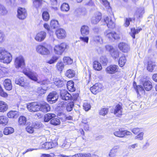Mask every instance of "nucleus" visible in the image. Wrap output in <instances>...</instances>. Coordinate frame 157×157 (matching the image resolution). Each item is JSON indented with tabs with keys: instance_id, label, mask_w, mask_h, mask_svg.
<instances>
[{
	"instance_id": "f8f14e48",
	"label": "nucleus",
	"mask_w": 157,
	"mask_h": 157,
	"mask_svg": "<svg viewBox=\"0 0 157 157\" xmlns=\"http://www.w3.org/2000/svg\"><path fill=\"white\" fill-rule=\"evenodd\" d=\"M54 81L55 84L59 87L64 86L67 83V81L63 78H54Z\"/></svg>"
},
{
	"instance_id": "5fc2aeb1",
	"label": "nucleus",
	"mask_w": 157,
	"mask_h": 157,
	"mask_svg": "<svg viewBox=\"0 0 157 157\" xmlns=\"http://www.w3.org/2000/svg\"><path fill=\"white\" fill-rule=\"evenodd\" d=\"M144 133L143 132H141L137 135L135 137V139L140 140H142L143 139Z\"/></svg>"
},
{
	"instance_id": "6e6d98bb",
	"label": "nucleus",
	"mask_w": 157,
	"mask_h": 157,
	"mask_svg": "<svg viewBox=\"0 0 157 157\" xmlns=\"http://www.w3.org/2000/svg\"><path fill=\"white\" fill-rule=\"evenodd\" d=\"M108 113L107 108H104L101 109L99 112V114L102 116H105Z\"/></svg>"
},
{
	"instance_id": "dca6fc26",
	"label": "nucleus",
	"mask_w": 157,
	"mask_h": 157,
	"mask_svg": "<svg viewBox=\"0 0 157 157\" xmlns=\"http://www.w3.org/2000/svg\"><path fill=\"white\" fill-rule=\"evenodd\" d=\"M60 96L62 99L66 101L70 99L71 97V95L65 90L61 91Z\"/></svg>"
},
{
	"instance_id": "e433bc0d",
	"label": "nucleus",
	"mask_w": 157,
	"mask_h": 157,
	"mask_svg": "<svg viewBox=\"0 0 157 157\" xmlns=\"http://www.w3.org/2000/svg\"><path fill=\"white\" fill-rule=\"evenodd\" d=\"M111 19H110L109 22V27L111 29H113L115 27V24L114 23L115 20L113 18V15L111 17Z\"/></svg>"
},
{
	"instance_id": "9b49d317",
	"label": "nucleus",
	"mask_w": 157,
	"mask_h": 157,
	"mask_svg": "<svg viewBox=\"0 0 157 157\" xmlns=\"http://www.w3.org/2000/svg\"><path fill=\"white\" fill-rule=\"evenodd\" d=\"M101 13L99 12H96L91 18V23L94 24H97L101 20Z\"/></svg>"
},
{
	"instance_id": "cd10ccee",
	"label": "nucleus",
	"mask_w": 157,
	"mask_h": 157,
	"mask_svg": "<svg viewBox=\"0 0 157 157\" xmlns=\"http://www.w3.org/2000/svg\"><path fill=\"white\" fill-rule=\"evenodd\" d=\"M142 29L140 28L137 29H135V28H132L131 29L130 34L133 38L134 39L135 38V34L138 33Z\"/></svg>"
},
{
	"instance_id": "c9c22d12",
	"label": "nucleus",
	"mask_w": 157,
	"mask_h": 157,
	"mask_svg": "<svg viewBox=\"0 0 157 157\" xmlns=\"http://www.w3.org/2000/svg\"><path fill=\"white\" fill-rule=\"evenodd\" d=\"M126 61L125 57L124 56H122L120 57L118 63L120 66L122 67L124 65Z\"/></svg>"
},
{
	"instance_id": "412c9836",
	"label": "nucleus",
	"mask_w": 157,
	"mask_h": 157,
	"mask_svg": "<svg viewBox=\"0 0 157 157\" xmlns=\"http://www.w3.org/2000/svg\"><path fill=\"white\" fill-rule=\"evenodd\" d=\"M19 115V113L17 111H10L7 113L8 117L11 118H16Z\"/></svg>"
},
{
	"instance_id": "37998d69",
	"label": "nucleus",
	"mask_w": 157,
	"mask_h": 157,
	"mask_svg": "<svg viewBox=\"0 0 157 157\" xmlns=\"http://www.w3.org/2000/svg\"><path fill=\"white\" fill-rule=\"evenodd\" d=\"M58 22L56 20H52L50 22V26L53 29H55L58 26Z\"/></svg>"
},
{
	"instance_id": "a211bd4d",
	"label": "nucleus",
	"mask_w": 157,
	"mask_h": 157,
	"mask_svg": "<svg viewBox=\"0 0 157 157\" xmlns=\"http://www.w3.org/2000/svg\"><path fill=\"white\" fill-rule=\"evenodd\" d=\"M118 48L120 50L124 52H127L129 50L128 45L124 42H121L118 44Z\"/></svg>"
},
{
	"instance_id": "423d86ee",
	"label": "nucleus",
	"mask_w": 157,
	"mask_h": 157,
	"mask_svg": "<svg viewBox=\"0 0 157 157\" xmlns=\"http://www.w3.org/2000/svg\"><path fill=\"white\" fill-rule=\"evenodd\" d=\"M58 95L56 92H52L50 93L48 96L47 100L51 103L55 102L57 100Z\"/></svg>"
},
{
	"instance_id": "f03ea898",
	"label": "nucleus",
	"mask_w": 157,
	"mask_h": 157,
	"mask_svg": "<svg viewBox=\"0 0 157 157\" xmlns=\"http://www.w3.org/2000/svg\"><path fill=\"white\" fill-rule=\"evenodd\" d=\"M24 74L29 78L35 82L38 81V75L29 68H26L23 71Z\"/></svg>"
},
{
	"instance_id": "bb28decb",
	"label": "nucleus",
	"mask_w": 157,
	"mask_h": 157,
	"mask_svg": "<svg viewBox=\"0 0 157 157\" xmlns=\"http://www.w3.org/2000/svg\"><path fill=\"white\" fill-rule=\"evenodd\" d=\"M118 66L116 65H112L109 67V73L113 74L117 71Z\"/></svg>"
},
{
	"instance_id": "20e7f679",
	"label": "nucleus",
	"mask_w": 157,
	"mask_h": 157,
	"mask_svg": "<svg viewBox=\"0 0 157 157\" xmlns=\"http://www.w3.org/2000/svg\"><path fill=\"white\" fill-rule=\"evenodd\" d=\"M36 52L42 55L47 56L50 53V50L44 46L39 45L36 47Z\"/></svg>"
},
{
	"instance_id": "338daca9",
	"label": "nucleus",
	"mask_w": 157,
	"mask_h": 157,
	"mask_svg": "<svg viewBox=\"0 0 157 157\" xmlns=\"http://www.w3.org/2000/svg\"><path fill=\"white\" fill-rule=\"evenodd\" d=\"M100 39V37L98 36H96L94 37V40L96 42H99Z\"/></svg>"
},
{
	"instance_id": "c756f323",
	"label": "nucleus",
	"mask_w": 157,
	"mask_h": 157,
	"mask_svg": "<svg viewBox=\"0 0 157 157\" xmlns=\"http://www.w3.org/2000/svg\"><path fill=\"white\" fill-rule=\"evenodd\" d=\"M93 67L95 70L98 71H99L102 69L101 64L99 62L96 61H95L94 62Z\"/></svg>"
},
{
	"instance_id": "1a4fd4ad",
	"label": "nucleus",
	"mask_w": 157,
	"mask_h": 157,
	"mask_svg": "<svg viewBox=\"0 0 157 157\" xmlns=\"http://www.w3.org/2000/svg\"><path fill=\"white\" fill-rule=\"evenodd\" d=\"M102 89V86L100 83H97L91 87L90 90L94 94H96L101 91Z\"/></svg>"
},
{
	"instance_id": "5701e85b",
	"label": "nucleus",
	"mask_w": 157,
	"mask_h": 157,
	"mask_svg": "<svg viewBox=\"0 0 157 157\" xmlns=\"http://www.w3.org/2000/svg\"><path fill=\"white\" fill-rule=\"evenodd\" d=\"M15 82L16 84L21 86H24L25 82V79L22 77H17L16 78Z\"/></svg>"
},
{
	"instance_id": "ddd939ff",
	"label": "nucleus",
	"mask_w": 157,
	"mask_h": 157,
	"mask_svg": "<svg viewBox=\"0 0 157 157\" xmlns=\"http://www.w3.org/2000/svg\"><path fill=\"white\" fill-rule=\"evenodd\" d=\"M109 54L114 59H116L119 56V51L114 48L112 46L109 47Z\"/></svg>"
},
{
	"instance_id": "a878e982",
	"label": "nucleus",
	"mask_w": 157,
	"mask_h": 157,
	"mask_svg": "<svg viewBox=\"0 0 157 157\" xmlns=\"http://www.w3.org/2000/svg\"><path fill=\"white\" fill-rule=\"evenodd\" d=\"M120 148L119 146H114L110 151L109 155L111 157H114L116 156L117 151Z\"/></svg>"
},
{
	"instance_id": "bf43d9fd",
	"label": "nucleus",
	"mask_w": 157,
	"mask_h": 157,
	"mask_svg": "<svg viewBox=\"0 0 157 157\" xmlns=\"http://www.w3.org/2000/svg\"><path fill=\"white\" fill-rule=\"evenodd\" d=\"M83 107L85 111H87L90 109V104L86 102L84 103Z\"/></svg>"
},
{
	"instance_id": "c85d7f7f",
	"label": "nucleus",
	"mask_w": 157,
	"mask_h": 157,
	"mask_svg": "<svg viewBox=\"0 0 157 157\" xmlns=\"http://www.w3.org/2000/svg\"><path fill=\"white\" fill-rule=\"evenodd\" d=\"M53 146V144L51 141L46 142L43 144L42 145V147L46 149L51 148Z\"/></svg>"
},
{
	"instance_id": "6e6552de",
	"label": "nucleus",
	"mask_w": 157,
	"mask_h": 157,
	"mask_svg": "<svg viewBox=\"0 0 157 157\" xmlns=\"http://www.w3.org/2000/svg\"><path fill=\"white\" fill-rule=\"evenodd\" d=\"M27 16L26 10L24 8H19L17 10V17L21 20L24 19Z\"/></svg>"
},
{
	"instance_id": "4d7b16f0",
	"label": "nucleus",
	"mask_w": 157,
	"mask_h": 157,
	"mask_svg": "<svg viewBox=\"0 0 157 157\" xmlns=\"http://www.w3.org/2000/svg\"><path fill=\"white\" fill-rule=\"evenodd\" d=\"M56 67L59 71H62L64 67V65L62 62L58 63L57 64Z\"/></svg>"
},
{
	"instance_id": "58836bf2",
	"label": "nucleus",
	"mask_w": 157,
	"mask_h": 157,
	"mask_svg": "<svg viewBox=\"0 0 157 157\" xmlns=\"http://www.w3.org/2000/svg\"><path fill=\"white\" fill-rule=\"evenodd\" d=\"M26 121V118L25 116H21L19 118L18 123L21 125H25Z\"/></svg>"
},
{
	"instance_id": "ea45409f",
	"label": "nucleus",
	"mask_w": 157,
	"mask_h": 157,
	"mask_svg": "<svg viewBox=\"0 0 157 157\" xmlns=\"http://www.w3.org/2000/svg\"><path fill=\"white\" fill-rule=\"evenodd\" d=\"M61 9L63 11L67 12L70 9L69 5L65 3H63L61 5Z\"/></svg>"
},
{
	"instance_id": "3c124183",
	"label": "nucleus",
	"mask_w": 157,
	"mask_h": 157,
	"mask_svg": "<svg viewBox=\"0 0 157 157\" xmlns=\"http://www.w3.org/2000/svg\"><path fill=\"white\" fill-rule=\"evenodd\" d=\"M135 19L134 18H126L125 20L124 25L125 27L128 26L130 24V22L134 21Z\"/></svg>"
},
{
	"instance_id": "603ef678",
	"label": "nucleus",
	"mask_w": 157,
	"mask_h": 157,
	"mask_svg": "<svg viewBox=\"0 0 157 157\" xmlns=\"http://www.w3.org/2000/svg\"><path fill=\"white\" fill-rule=\"evenodd\" d=\"M5 40V36L3 32L0 30V43L3 42Z\"/></svg>"
},
{
	"instance_id": "49530a36",
	"label": "nucleus",
	"mask_w": 157,
	"mask_h": 157,
	"mask_svg": "<svg viewBox=\"0 0 157 157\" xmlns=\"http://www.w3.org/2000/svg\"><path fill=\"white\" fill-rule=\"evenodd\" d=\"M74 105V103L73 102H71L68 103L66 106V109L68 112H70L72 110Z\"/></svg>"
},
{
	"instance_id": "2f4dec72",
	"label": "nucleus",
	"mask_w": 157,
	"mask_h": 157,
	"mask_svg": "<svg viewBox=\"0 0 157 157\" xmlns=\"http://www.w3.org/2000/svg\"><path fill=\"white\" fill-rule=\"evenodd\" d=\"M111 37L115 40H117L120 39V36L119 34L117 33L116 32H112L109 33V38H111Z\"/></svg>"
},
{
	"instance_id": "a19ab883",
	"label": "nucleus",
	"mask_w": 157,
	"mask_h": 157,
	"mask_svg": "<svg viewBox=\"0 0 157 157\" xmlns=\"http://www.w3.org/2000/svg\"><path fill=\"white\" fill-rule=\"evenodd\" d=\"M8 122V119L7 118L4 116L0 117V124L6 125Z\"/></svg>"
},
{
	"instance_id": "de8ad7c7",
	"label": "nucleus",
	"mask_w": 157,
	"mask_h": 157,
	"mask_svg": "<svg viewBox=\"0 0 157 157\" xmlns=\"http://www.w3.org/2000/svg\"><path fill=\"white\" fill-rule=\"evenodd\" d=\"M42 17L44 21H48L49 18L48 13L46 11L43 12L42 13Z\"/></svg>"
},
{
	"instance_id": "4468645a",
	"label": "nucleus",
	"mask_w": 157,
	"mask_h": 157,
	"mask_svg": "<svg viewBox=\"0 0 157 157\" xmlns=\"http://www.w3.org/2000/svg\"><path fill=\"white\" fill-rule=\"evenodd\" d=\"M46 36V33L44 31H41L36 34L35 39L38 41L41 42L44 39Z\"/></svg>"
},
{
	"instance_id": "69168bd1",
	"label": "nucleus",
	"mask_w": 157,
	"mask_h": 157,
	"mask_svg": "<svg viewBox=\"0 0 157 157\" xmlns=\"http://www.w3.org/2000/svg\"><path fill=\"white\" fill-rule=\"evenodd\" d=\"M102 4L105 7L108 6V2L107 0H99Z\"/></svg>"
},
{
	"instance_id": "0eeeda50",
	"label": "nucleus",
	"mask_w": 157,
	"mask_h": 157,
	"mask_svg": "<svg viewBox=\"0 0 157 157\" xmlns=\"http://www.w3.org/2000/svg\"><path fill=\"white\" fill-rule=\"evenodd\" d=\"M28 109L31 112H35L39 110V105L36 103L32 102L27 105Z\"/></svg>"
},
{
	"instance_id": "4be33fe9",
	"label": "nucleus",
	"mask_w": 157,
	"mask_h": 157,
	"mask_svg": "<svg viewBox=\"0 0 157 157\" xmlns=\"http://www.w3.org/2000/svg\"><path fill=\"white\" fill-rule=\"evenodd\" d=\"M4 85L5 89L7 90H11L12 87L10 80L9 79H6L4 82Z\"/></svg>"
},
{
	"instance_id": "13d9d810",
	"label": "nucleus",
	"mask_w": 157,
	"mask_h": 157,
	"mask_svg": "<svg viewBox=\"0 0 157 157\" xmlns=\"http://www.w3.org/2000/svg\"><path fill=\"white\" fill-rule=\"evenodd\" d=\"M80 40L86 43H88V42L89 37L87 36H82L80 38Z\"/></svg>"
},
{
	"instance_id": "e2e57ef3",
	"label": "nucleus",
	"mask_w": 157,
	"mask_h": 157,
	"mask_svg": "<svg viewBox=\"0 0 157 157\" xmlns=\"http://www.w3.org/2000/svg\"><path fill=\"white\" fill-rule=\"evenodd\" d=\"M101 61L103 63V64L105 65H106L108 63V60L104 56H102L101 58Z\"/></svg>"
},
{
	"instance_id": "680f3d73",
	"label": "nucleus",
	"mask_w": 157,
	"mask_h": 157,
	"mask_svg": "<svg viewBox=\"0 0 157 157\" xmlns=\"http://www.w3.org/2000/svg\"><path fill=\"white\" fill-rule=\"evenodd\" d=\"M132 131L134 134H137L140 132V128H134L132 130Z\"/></svg>"
},
{
	"instance_id": "f3484780",
	"label": "nucleus",
	"mask_w": 157,
	"mask_h": 157,
	"mask_svg": "<svg viewBox=\"0 0 157 157\" xmlns=\"http://www.w3.org/2000/svg\"><path fill=\"white\" fill-rule=\"evenodd\" d=\"M39 105V110L44 113H46L50 110L49 105L46 103L40 104Z\"/></svg>"
},
{
	"instance_id": "a18cd8bd",
	"label": "nucleus",
	"mask_w": 157,
	"mask_h": 157,
	"mask_svg": "<svg viewBox=\"0 0 157 157\" xmlns=\"http://www.w3.org/2000/svg\"><path fill=\"white\" fill-rule=\"evenodd\" d=\"M123 131L124 130L119 129L118 131L115 132L114 133V134L116 136L120 137H124Z\"/></svg>"
},
{
	"instance_id": "4c0bfd02",
	"label": "nucleus",
	"mask_w": 157,
	"mask_h": 157,
	"mask_svg": "<svg viewBox=\"0 0 157 157\" xmlns=\"http://www.w3.org/2000/svg\"><path fill=\"white\" fill-rule=\"evenodd\" d=\"M59 58V57L56 56H53L51 58L47 61V63L50 64H53L56 62Z\"/></svg>"
},
{
	"instance_id": "7c9ffc66",
	"label": "nucleus",
	"mask_w": 157,
	"mask_h": 157,
	"mask_svg": "<svg viewBox=\"0 0 157 157\" xmlns=\"http://www.w3.org/2000/svg\"><path fill=\"white\" fill-rule=\"evenodd\" d=\"M8 108L7 105L3 101H0V112H4L6 111Z\"/></svg>"
},
{
	"instance_id": "b1692460",
	"label": "nucleus",
	"mask_w": 157,
	"mask_h": 157,
	"mask_svg": "<svg viewBox=\"0 0 157 157\" xmlns=\"http://www.w3.org/2000/svg\"><path fill=\"white\" fill-rule=\"evenodd\" d=\"M68 90L70 91L73 92L75 90V88L74 87V82L72 81L67 82L66 83Z\"/></svg>"
},
{
	"instance_id": "39448f33",
	"label": "nucleus",
	"mask_w": 157,
	"mask_h": 157,
	"mask_svg": "<svg viewBox=\"0 0 157 157\" xmlns=\"http://www.w3.org/2000/svg\"><path fill=\"white\" fill-rule=\"evenodd\" d=\"M14 64L16 68L23 67L25 65V59L22 56L17 57L15 59Z\"/></svg>"
},
{
	"instance_id": "774afa93",
	"label": "nucleus",
	"mask_w": 157,
	"mask_h": 157,
	"mask_svg": "<svg viewBox=\"0 0 157 157\" xmlns=\"http://www.w3.org/2000/svg\"><path fill=\"white\" fill-rule=\"evenodd\" d=\"M138 144H132L131 145H130L128 146V148L130 149H131L132 148H135L136 147H137Z\"/></svg>"
},
{
	"instance_id": "8fccbe9b",
	"label": "nucleus",
	"mask_w": 157,
	"mask_h": 157,
	"mask_svg": "<svg viewBox=\"0 0 157 157\" xmlns=\"http://www.w3.org/2000/svg\"><path fill=\"white\" fill-rule=\"evenodd\" d=\"M7 13V11L5 8L3 6L0 4V14L4 15Z\"/></svg>"
},
{
	"instance_id": "7ed1b4c3",
	"label": "nucleus",
	"mask_w": 157,
	"mask_h": 157,
	"mask_svg": "<svg viewBox=\"0 0 157 157\" xmlns=\"http://www.w3.org/2000/svg\"><path fill=\"white\" fill-rule=\"evenodd\" d=\"M67 47L66 44L64 43L56 45L54 48V52L56 54L61 55L67 48Z\"/></svg>"
},
{
	"instance_id": "473e14b6",
	"label": "nucleus",
	"mask_w": 157,
	"mask_h": 157,
	"mask_svg": "<svg viewBox=\"0 0 157 157\" xmlns=\"http://www.w3.org/2000/svg\"><path fill=\"white\" fill-rule=\"evenodd\" d=\"M14 131V129L11 127H6L4 129L3 132L5 135H8L13 133Z\"/></svg>"
},
{
	"instance_id": "2eb2a0df",
	"label": "nucleus",
	"mask_w": 157,
	"mask_h": 157,
	"mask_svg": "<svg viewBox=\"0 0 157 157\" xmlns=\"http://www.w3.org/2000/svg\"><path fill=\"white\" fill-rule=\"evenodd\" d=\"M56 34L58 39H63L66 36V34L65 31L62 29H59L56 31Z\"/></svg>"
},
{
	"instance_id": "0e129e2a",
	"label": "nucleus",
	"mask_w": 157,
	"mask_h": 157,
	"mask_svg": "<svg viewBox=\"0 0 157 157\" xmlns=\"http://www.w3.org/2000/svg\"><path fill=\"white\" fill-rule=\"evenodd\" d=\"M48 82L46 80H40L39 81H37V82L40 84V85H45L48 84Z\"/></svg>"
},
{
	"instance_id": "79ce46f5",
	"label": "nucleus",
	"mask_w": 157,
	"mask_h": 157,
	"mask_svg": "<svg viewBox=\"0 0 157 157\" xmlns=\"http://www.w3.org/2000/svg\"><path fill=\"white\" fill-rule=\"evenodd\" d=\"M63 61L64 63L67 64H71L73 62V60L68 57H64Z\"/></svg>"
},
{
	"instance_id": "72a5a7b5",
	"label": "nucleus",
	"mask_w": 157,
	"mask_h": 157,
	"mask_svg": "<svg viewBox=\"0 0 157 157\" xmlns=\"http://www.w3.org/2000/svg\"><path fill=\"white\" fill-rule=\"evenodd\" d=\"M155 66V63L151 61H149L148 62L147 69L149 71H152L154 69Z\"/></svg>"
},
{
	"instance_id": "393cba45",
	"label": "nucleus",
	"mask_w": 157,
	"mask_h": 157,
	"mask_svg": "<svg viewBox=\"0 0 157 157\" xmlns=\"http://www.w3.org/2000/svg\"><path fill=\"white\" fill-rule=\"evenodd\" d=\"M56 115L54 113H48L45 114L44 117V121L45 122H48L52 118H54Z\"/></svg>"
},
{
	"instance_id": "052dcab7",
	"label": "nucleus",
	"mask_w": 157,
	"mask_h": 157,
	"mask_svg": "<svg viewBox=\"0 0 157 157\" xmlns=\"http://www.w3.org/2000/svg\"><path fill=\"white\" fill-rule=\"evenodd\" d=\"M144 87L141 85H138L136 86V90L137 93L139 92V91L144 92Z\"/></svg>"
},
{
	"instance_id": "9d476101",
	"label": "nucleus",
	"mask_w": 157,
	"mask_h": 157,
	"mask_svg": "<svg viewBox=\"0 0 157 157\" xmlns=\"http://www.w3.org/2000/svg\"><path fill=\"white\" fill-rule=\"evenodd\" d=\"M122 107L120 105H117L115 107L114 109H111L110 112L113 113L114 114L117 116L119 117L122 115Z\"/></svg>"
},
{
	"instance_id": "f704fd0d",
	"label": "nucleus",
	"mask_w": 157,
	"mask_h": 157,
	"mask_svg": "<svg viewBox=\"0 0 157 157\" xmlns=\"http://www.w3.org/2000/svg\"><path fill=\"white\" fill-rule=\"evenodd\" d=\"M75 71L71 69L67 70L65 73L66 76L69 78L74 77L75 76Z\"/></svg>"
},
{
	"instance_id": "f257e3e1",
	"label": "nucleus",
	"mask_w": 157,
	"mask_h": 157,
	"mask_svg": "<svg viewBox=\"0 0 157 157\" xmlns=\"http://www.w3.org/2000/svg\"><path fill=\"white\" fill-rule=\"evenodd\" d=\"M12 60L11 54L4 48H0V60L4 63H9Z\"/></svg>"
},
{
	"instance_id": "864d4df0",
	"label": "nucleus",
	"mask_w": 157,
	"mask_h": 157,
	"mask_svg": "<svg viewBox=\"0 0 157 157\" xmlns=\"http://www.w3.org/2000/svg\"><path fill=\"white\" fill-rule=\"evenodd\" d=\"M26 129L28 132L30 133H33L34 131V129L32 124L31 126L29 125L27 126L26 128Z\"/></svg>"
},
{
	"instance_id": "aec40b11",
	"label": "nucleus",
	"mask_w": 157,
	"mask_h": 157,
	"mask_svg": "<svg viewBox=\"0 0 157 157\" xmlns=\"http://www.w3.org/2000/svg\"><path fill=\"white\" fill-rule=\"evenodd\" d=\"M81 32L82 36H87L89 33V27L86 25L82 26L81 29Z\"/></svg>"
},
{
	"instance_id": "c03bdc74",
	"label": "nucleus",
	"mask_w": 157,
	"mask_h": 157,
	"mask_svg": "<svg viewBox=\"0 0 157 157\" xmlns=\"http://www.w3.org/2000/svg\"><path fill=\"white\" fill-rule=\"evenodd\" d=\"M42 2V0H33V5L36 8H37L41 5Z\"/></svg>"
},
{
	"instance_id": "09e8293b",
	"label": "nucleus",
	"mask_w": 157,
	"mask_h": 157,
	"mask_svg": "<svg viewBox=\"0 0 157 157\" xmlns=\"http://www.w3.org/2000/svg\"><path fill=\"white\" fill-rule=\"evenodd\" d=\"M50 123L51 124L53 125H57L60 124V121L59 119L54 118L51 120L50 121Z\"/></svg>"
},
{
	"instance_id": "6ab92c4d",
	"label": "nucleus",
	"mask_w": 157,
	"mask_h": 157,
	"mask_svg": "<svg viewBox=\"0 0 157 157\" xmlns=\"http://www.w3.org/2000/svg\"><path fill=\"white\" fill-rule=\"evenodd\" d=\"M143 85L144 89L147 91H149L152 87L151 82L149 81L143 82Z\"/></svg>"
}]
</instances>
